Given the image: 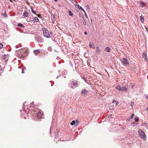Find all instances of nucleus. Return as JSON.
Segmentation results:
<instances>
[{
    "instance_id": "nucleus-1",
    "label": "nucleus",
    "mask_w": 148,
    "mask_h": 148,
    "mask_svg": "<svg viewBox=\"0 0 148 148\" xmlns=\"http://www.w3.org/2000/svg\"><path fill=\"white\" fill-rule=\"evenodd\" d=\"M27 50L26 48L21 49L17 52L18 56L19 58H23L27 56Z\"/></svg>"
},
{
    "instance_id": "nucleus-2",
    "label": "nucleus",
    "mask_w": 148,
    "mask_h": 148,
    "mask_svg": "<svg viewBox=\"0 0 148 148\" xmlns=\"http://www.w3.org/2000/svg\"><path fill=\"white\" fill-rule=\"evenodd\" d=\"M78 85V82L76 80L71 81L69 84V87L74 89Z\"/></svg>"
},
{
    "instance_id": "nucleus-3",
    "label": "nucleus",
    "mask_w": 148,
    "mask_h": 148,
    "mask_svg": "<svg viewBox=\"0 0 148 148\" xmlns=\"http://www.w3.org/2000/svg\"><path fill=\"white\" fill-rule=\"evenodd\" d=\"M42 29L43 31V34L44 36L47 38H49L50 36V35L47 29L45 28H42Z\"/></svg>"
},
{
    "instance_id": "nucleus-4",
    "label": "nucleus",
    "mask_w": 148,
    "mask_h": 148,
    "mask_svg": "<svg viewBox=\"0 0 148 148\" xmlns=\"http://www.w3.org/2000/svg\"><path fill=\"white\" fill-rule=\"evenodd\" d=\"M116 88L119 91H125L126 90L125 86L121 87L119 85H117L116 86Z\"/></svg>"
},
{
    "instance_id": "nucleus-5",
    "label": "nucleus",
    "mask_w": 148,
    "mask_h": 148,
    "mask_svg": "<svg viewBox=\"0 0 148 148\" xmlns=\"http://www.w3.org/2000/svg\"><path fill=\"white\" fill-rule=\"evenodd\" d=\"M122 64L124 66L128 65L129 63L127 59L125 58H123L121 60Z\"/></svg>"
},
{
    "instance_id": "nucleus-6",
    "label": "nucleus",
    "mask_w": 148,
    "mask_h": 148,
    "mask_svg": "<svg viewBox=\"0 0 148 148\" xmlns=\"http://www.w3.org/2000/svg\"><path fill=\"white\" fill-rule=\"evenodd\" d=\"M138 133L139 136L141 138H143L146 137L145 133L141 130H139L138 131Z\"/></svg>"
},
{
    "instance_id": "nucleus-7",
    "label": "nucleus",
    "mask_w": 148,
    "mask_h": 148,
    "mask_svg": "<svg viewBox=\"0 0 148 148\" xmlns=\"http://www.w3.org/2000/svg\"><path fill=\"white\" fill-rule=\"evenodd\" d=\"M147 5L145 3L143 2H140L139 6L141 8H143L146 6Z\"/></svg>"
},
{
    "instance_id": "nucleus-8",
    "label": "nucleus",
    "mask_w": 148,
    "mask_h": 148,
    "mask_svg": "<svg viewBox=\"0 0 148 148\" xmlns=\"http://www.w3.org/2000/svg\"><path fill=\"white\" fill-rule=\"evenodd\" d=\"M36 115L37 116V118L38 119H41L42 118V114L40 112H38L37 115L36 114Z\"/></svg>"
},
{
    "instance_id": "nucleus-9",
    "label": "nucleus",
    "mask_w": 148,
    "mask_h": 148,
    "mask_svg": "<svg viewBox=\"0 0 148 148\" xmlns=\"http://www.w3.org/2000/svg\"><path fill=\"white\" fill-rule=\"evenodd\" d=\"M88 91L85 89H83L82 91V93L84 94V96H86L87 94Z\"/></svg>"
},
{
    "instance_id": "nucleus-10",
    "label": "nucleus",
    "mask_w": 148,
    "mask_h": 148,
    "mask_svg": "<svg viewBox=\"0 0 148 148\" xmlns=\"http://www.w3.org/2000/svg\"><path fill=\"white\" fill-rule=\"evenodd\" d=\"M143 57L145 61L147 60V54L145 53H143Z\"/></svg>"
},
{
    "instance_id": "nucleus-11",
    "label": "nucleus",
    "mask_w": 148,
    "mask_h": 148,
    "mask_svg": "<svg viewBox=\"0 0 148 148\" xmlns=\"http://www.w3.org/2000/svg\"><path fill=\"white\" fill-rule=\"evenodd\" d=\"M39 21V20L37 17H34L33 20H32V21L34 23H36L37 22H38Z\"/></svg>"
},
{
    "instance_id": "nucleus-12",
    "label": "nucleus",
    "mask_w": 148,
    "mask_h": 148,
    "mask_svg": "<svg viewBox=\"0 0 148 148\" xmlns=\"http://www.w3.org/2000/svg\"><path fill=\"white\" fill-rule=\"evenodd\" d=\"M23 16L25 17H27L29 16V14L26 11L23 14Z\"/></svg>"
},
{
    "instance_id": "nucleus-13",
    "label": "nucleus",
    "mask_w": 148,
    "mask_h": 148,
    "mask_svg": "<svg viewBox=\"0 0 148 148\" xmlns=\"http://www.w3.org/2000/svg\"><path fill=\"white\" fill-rule=\"evenodd\" d=\"M140 19L142 23H143L144 21V17L142 15L140 16Z\"/></svg>"
},
{
    "instance_id": "nucleus-14",
    "label": "nucleus",
    "mask_w": 148,
    "mask_h": 148,
    "mask_svg": "<svg viewBox=\"0 0 148 148\" xmlns=\"http://www.w3.org/2000/svg\"><path fill=\"white\" fill-rule=\"evenodd\" d=\"M40 52L39 49L35 50L34 51V53L36 55H37Z\"/></svg>"
},
{
    "instance_id": "nucleus-15",
    "label": "nucleus",
    "mask_w": 148,
    "mask_h": 148,
    "mask_svg": "<svg viewBox=\"0 0 148 148\" xmlns=\"http://www.w3.org/2000/svg\"><path fill=\"white\" fill-rule=\"evenodd\" d=\"M105 50L107 52H110L111 50V49L108 47H106L105 49Z\"/></svg>"
},
{
    "instance_id": "nucleus-16",
    "label": "nucleus",
    "mask_w": 148,
    "mask_h": 148,
    "mask_svg": "<svg viewBox=\"0 0 148 148\" xmlns=\"http://www.w3.org/2000/svg\"><path fill=\"white\" fill-rule=\"evenodd\" d=\"M96 51L97 53H99L100 52V50L98 47H97L96 48Z\"/></svg>"
},
{
    "instance_id": "nucleus-17",
    "label": "nucleus",
    "mask_w": 148,
    "mask_h": 148,
    "mask_svg": "<svg viewBox=\"0 0 148 148\" xmlns=\"http://www.w3.org/2000/svg\"><path fill=\"white\" fill-rule=\"evenodd\" d=\"M81 77L83 79L85 80V82H86V81L88 80L87 77H83V76L81 75Z\"/></svg>"
},
{
    "instance_id": "nucleus-18",
    "label": "nucleus",
    "mask_w": 148,
    "mask_h": 148,
    "mask_svg": "<svg viewBox=\"0 0 148 148\" xmlns=\"http://www.w3.org/2000/svg\"><path fill=\"white\" fill-rule=\"evenodd\" d=\"M51 21H52L53 22V21L54 20V18H55L54 15L53 14H51Z\"/></svg>"
},
{
    "instance_id": "nucleus-19",
    "label": "nucleus",
    "mask_w": 148,
    "mask_h": 148,
    "mask_svg": "<svg viewBox=\"0 0 148 148\" xmlns=\"http://www.w3.org/2000/svg\"><path fill=\"white\" fill-rule=\"evenodd\" d=\"M89 46L90 48H94L95 47V45L93 44H91L90 43L89 45Z\"/></svg>"
},
{
    "instance_id": "nucleus-20",
    "label": "nucleus",
    "mask_w": 148,
    "mask_h": 148,
    "mask_svg": "<svg viewBox=\"0 0 148 148\" xmlns=\"http://www.w3.org/2000/svg\"><path fill=\"white\" fill-rule=\"evenodd\" d=\"M31 11H32V13L34 14H36V11H34L33 10L32 7H31Z\"/></svg>"
},
{
    "instance_id": "nucleus-21",
    "label": "nucleus",
    "mask_w": 148,
    "mask_h": 148,
    "mask_svg": "<svg viewBox=\"0 0 148 148\" xmlns=\"http://www.w3.org/2000/svg\"><path fill=\"white\" fill-rule=\"evenodd\" d=\"M75 123V121L74 120L73 121L70 123L71 125H73Z\"/></svg>"
},
{
    "instance_id": "nucleus-22",
    "label": "nucleus",
    "mask_w": 148,
    "mask_h": 148,
    "mask_svg": "<svg viewBox=\"0 0 148 148\" xmlns=\"http://www.w3.org/2000/svg\"><path fill=\"white\" fill-rule=\"evenodd\" d=\"M114 102H115L116 103V104H115L116 106H117L118 104V102H117L116 101H115V100H114L112 101V103H114Z\"/></svg>"
},
{
    "instance_id": "nucleus-23",
    "label": "nucleus",
    "mask_w": 148,
    "mask_h": 148,
    "mask_svg": "<svg viewBox=\"0 0 148 148\" xmlns=\"http://www.w3.org/2000/svg\"><path fill=\"white\" fill-rule=\"evenodd\" d=\"M79 17L81 18H82V19H83L84 20V17L83 16H82V14H79Z\"/></svg>"
},
{
    "instance_id": "nucleus-24",
    "label": "nucleus",
    "mask_w": 148,
    "mask_h": 148,
    "mask_svg": "<svg viewBox=\"0 0 148 148\" xmlns=\"http://www.w3.org/2000/svg\"><path fill=\"white\" fill-rule=\"evenodd\" d=\"M69 14L70 16H72L73 15V14L70 11H69Z\"/></svg>"
},
{
    "instance_id": "nucleus-25",
    "label": "nucleus",
    "mask_w": 148,
    "mask_h": 148,
    "mask_svg": "<svg viewBox=\"0 0 148 148\" xmlns=\"http://www.w3.org/2000/svg\"><path fill=\"white\" fill-rule=\"evenodd\" d=\"M134 120L136 122H138L139 121V118L138 117H136L135 118Z\"/></svg>"
},
{
    "instance_id": "nucleus-26",
    "label": "nucleus",
    "mask_w": 148,
    "mask_h": 148,
    "mask_svg": "<svg viewBox=\"0 0 148 148\" xmlns=\"http://www.w3.org/2000/svg\"><path fill=\"white\" fill-rule=\"evenodd\" d=\"M18 25L20 27H23V25L21 23H19L18 24Z\"/></svg>"
},
{
    "instance_id": "nucleus-27",
    "label": "nucleus",
    "mask_w": 148,
    "mask_h": 148,
    "mask_svg": "<svg viewBox=\"0 0 148 148\" xmlns=\"http://www.w3.org/2000/svg\"><path fill=\"white\" fill-rule=\"evenodd\" d=\"M26 70V68L25 67H24V68H23L22 69V73H24V71Z\"/></svg>"
},
{
    "instance_id": "nucleus-28",
    "label": "nucleus",
    "mask_w": 148,
    "mask_h": 148,
    "mask_svg": "<svg viewBox=\"0 0 148 148\" xmlns=\"http://www.w3.org/2000/svg\"><path fill=\"white\" fill-rule=\"evenodd\" d=\"M134 102H131V103L130 105L132 106V107H133L134 105Z\"/></svg>"
},
{
    "instance_id": "nucleus-29",
    "label": "nucleus",
    "mask_w": 148,
    "mask_h": 148,
    "mask_svg": "<svg viewBox=\"0 0 148 148\" xmlns=\"http://www.w3.org/2000/svg\"><path fill=\"white\" fill-rule=\"evenodd\" d=\"M3 47V45L2 44L0 43V49H2Z\"/></svg>"
},
{
    "instance_id": "nucleus-30",
    "label": "nucleus",
    "mask_w": 148,
    "mask_h": 148,
    "mask_svg": "<svg viewBox=\"0 0 148 148\" xmlns=\"http://www.w3.org/2000/svg\"><path fill=\"white\" fill-rule=\"evenodd\" d=\"M2 15L3 16H5V17H7L8 16L7 14H2Z\"/></svg>"
},
{
    "instance_id": "nucleus-31",
    "label": "nucleus",
    "mask_w": 148,
    "mask_h": 148,
    "mask_svg": "<svg viewBox=\"0 0 148 148\" xmlns=\"http://www.w3.org/2000/svg\"><path fill=\"white\" fill-rule=\"evenodd\" d=\"M84 21L83 22V23L84 25H86V22L84 20Z\"/></svg>"
},
{
    "instance_id": "nucleus-32",
    "label": "nucleus",
    "mask_w": 148,
    "mask_h": 148,
    "mask_svg": "<svg viewBox=\"0 0 148 148\" xmlns=\"http://www.w3.org/2000/svg\"><path fill=\"white\" fill-rule=\"evenodd\" d=\"M134 116V114H132V116H131V117H130V119H131Z\"/></svg>"
},
{
    "instance_id": "nucleus-33",
    "label": "nucleus",
    "mask_w": 148,
    "mask_h": 148,
    "mask_svg": "<svg viewBox=\"0 0 148 148\" xmlns=\"http://www.w3.org/2000/svg\"><path fill=\"white\" fill-rule=\"evenodd\" d=\"M87 8L88 9H90V7L88 5H87L86 6Z\"/></svg>"
},
{
    "instance_id": "nucleus-34",
    "label": "nucleus",
    "mask_w": 148,
    "mask_h": 148,
    "mask_svg": "<svg viewBox=\"0 0 148 148\" xmlns=\"http://www.w3.org/2000/svg\"><path fill=\"white\" fill-rule=\"evenodd\" d=\"M78 8H79V9H81V8H82V7L80 6V5H78Z\"/></svg>"
},
{
    "instance_id": "nucleus-35",
    "label": "nucleus",
    "mask_w": 148,
    "mask_h": 148,
    "mask_svg": "<svg viewBox=\"0 0 148 148\" xmlns=\"http://www.w3.org/2000/svg\"><path fill=\"white\" fill-rule=\"evenodd\" d=\"M6 55H5V56H2V57H1L2 58H4V59H5V58L6 57Z\"/></svg>"
},
{
    "instance_id": "nucleus-36",
    "label": "nucleus",
    "mask_w": 148,
    "mask_h": 148,
    "mask_svg": "<svg viewBox=\"0 0 148 148\" xmlns=\"http://www.w3.org/2000/svg\"><path fill=\"white\" fill-rule=\"evenodd\" d=\"M81 10H83L84 13H85V10L83 9L82 8H81Z\"/></svg>"
},
{
    "instance_id": "nucleus-37",
    "label": "nucleus",
    "mask_w": 148,
    "mask_h": 148,
    "mask_svg": "<svg viewBox=\"0 0 148 148\" xmlns=\"http://www.w3.org/2000/svg\"><path fill=\"white\" fill-rule=\"evenodd\" d=\"M37 16H38V17H41V15L40 14H38L37 15Z\"/></svg>"
},
{
    "instance_id": "nucleus-38",
    "label": "nucleus",
    "mask_w": 148,
    "mask_h": 148,
    "mask_svg": "<svg viewBox=\"0 0 148 148\" xmlns=\"http://www.w3.org/2000/svg\"><path fill=\"white\" fill-rule=\"evenodd\" d=\"M60 76H61L60 75H59L56 78H58V77H60Z\"/></svg>"
},
{
    "instance_id": "nucleus-39",
    "label": "nucleus",
    "mask_w": 148,
    "mask_h": 148,
    "mask_svg": "<svg viewBox=\"0 0 148 148\" xmlns=\"http://www.w3.org/2000/svg\"><path fill=\"white\" fill-rule=\"evenodd\" d=\"M84 34H85V35H87V32H84Z\"/></svg>"
},
{
    "instance_id": "nucleus-40",
    "label": "nucleus",
    "mask_w": 148,
    "mask_h": 148,
    "mask_svg": "<svg viewBox=\"0 0 148 148\" xmlns=\"http://www.w3.org/2000/svg\"><path fill=\"white\" fill-rule=\"evenodd\" d=\"M23 112H26V111H25V110H24V109H23Z\"/></svg>"
},
{
    "instance_id": "nucleus-41",
    "label": "nucleus",
    "mask_w": 148,
    "mask_h": 148,
    "mask_svg": "<svg viewBox=\"0 0 148 148\" xmlns=\"http://www.w3.org/2000/svg\"><path fill=\"white\" fill-rule=\"evenodd\" d=\"M85 16H86V17L87 18H88V16H87V14H86V12H85Z\"/></svg>"
},
{
    "instance_id": "nucleus-42",
    "label": "nucleus",
    "mask_w": 148,
    "mask_h": 148,
    "mask_svg": "<svg viewBox=\"0 0 148 148\" xmlns=\"http://www.w3.org/2000/svg\"><path fill=\"white\" fill-rule=\"evenodd\" d=\"M148 99V95H147L145 96Z\"/></svg>"
},
{
    "instance_id": "nucleus-43",
    "label": "nucleus",
    "mask_w": 148,
    "mask_h": 148,
    "mask_svg": "<svg viewBox=\"0 0 148 148\" xmlns=\"http://www.w3.org/2000/svg\"><path fill=\"white\" fill-rule=\"evenodd\" d=\"M1 70H2V69H1V67L0 66V71Z\"/></svg>"
},
{
    "instance_id": "nucleus-44",
    "label": "nucleus",
    "mask_w": 148,
    "mask_h": 148,
    "mask_svg": "<svg viewBox=\"0 0 148 148\" xmlns=\"http://www.w3.org/2000/svg\"><path fill=\"white\" fill-rule=\"evenodd\" d=\"M33 103V102L32 103H31V106H32V104Z\"/></svg>"
},
{
    "instance_id": "nucleus-45",
    "label": "nucleus",
    "mask_w": 148,
    "mask_h": 148,
    "mask_svg": "<svg viewBox=\"0 0 148 148\" xmlns=\"http://www.w3.org/2000/svg\"><path fill=\"white\" fill-rule=\"evenodd\" d=\"M57 139V138H55V140H56V139Z\"/></svg>"
},
{
    "instance_id": "nucleus-46",
    "label": "nucleus",
    "mask_w": 148,
    "mask_h": 148,
    "mask_svg": "<svg viewBox=\"0 0 148 148\" xmlns=\"http://www.w3.org/2000/svg\"><path fill=\"white\" fill-rule=\"evenodd\" d=\"M55 1H57L58 0H54Z\"/></svg>"
},
{
    "instance_id": "nucleus-47",
    "label": "nucleus",
    "mask_w": 148,
    "mask_h": 148,
    "mask_svg": "<svg viewBox=\"0 0 148 148\" xmlns=\"http://www.w3.org/2000/svg\"><path fill=\"white\" fill-rule=\"evenodd\" d=\"M147 109L148 110V107L147 108Z\"/></svg>"
},
{
    "instance_id": "nucleus-48",
    "label": "nucleus",
    "mask_w": 148,
    "mask_h": 148,
    "mask_svg": "<svg viewBox=\"0 0 148 148\" xmlns=\"http://www.w3.org/2000/svg\"><path fill=\"white\" fill-rule=\"evenodd\" d=\"M26 103V102H25V103ZM24 104H23V106H24Z\"/></svg>"
},
{
    "instance_id": "nucleus-49",
    "label": "nucleus",
    "mask_w": 148,
    "mask_h": 148,
    "mask_svg": "<svg viewBox=\"0 0 148 148\" xmlns=\"http://www.w3.org/2000/svg\"><path fill=\"white\" fill-rule=\"evenodd\" d=\"M64 78H65V77H66L65 76H64Z\"/></svg>"
},
{
    "instance_id": "nucleus-50",
    "label": "nucleus",
    "mask_w": 148,
    "mask_h": 148,
    "mask_svg": "<svg viewBox=\"0 0 148 148\" xmlns=\"http://www.w3.org/2000/svg\"><path fill=\"white\" fill-rule=\"evenodd\" d=\"M26 118L25 117H24V118H25V119H26Z\"/></svg>"
},
{
    "instance_id": "nucleus-51",
    "label": "nucleus",
    "mask_w": 148,
    "mask_h": 148,
    "mask_svg": "<svg viewBox=\"0 0 148 148\" xmlns=\"http://www.w3.org/2000/svg\"><path fill=\"white\" fill-rule=\"evenodd\" d=\"M10 0V1H11V2L12 1H11V0Z\"/></svg>"
},
{
    "instance_id": "nucleus-52",
    "label": "nucleus",
    "mask_w": 148,
    "mask_h": 148,
    "mask_svg": "<svg viewBox=\"0 0 148 148\" xmlns=\"http://www.w3.org/2000/svg\"><path fill=\"white\" fill-rule=\"evenodd\" d=\"M76 121L77 122V123H78V122H77V121Z\"/></svg>"
},
{
    "instance_id": "nucleus-53",
    "label": "nucleus",
    "mask_w": 148,
    "mask_h": 148,
    "mask_svg": "<svg viewBox=\"0 0 148 148\" xmlns=\"http://www.w3.org/2000/svg\"><path fill=\"white\" fill-rule=\"evenodd\" d=\"M76 121L77 122V123H78V122H77V121Z\"/></svg>"
}]
</instances>
